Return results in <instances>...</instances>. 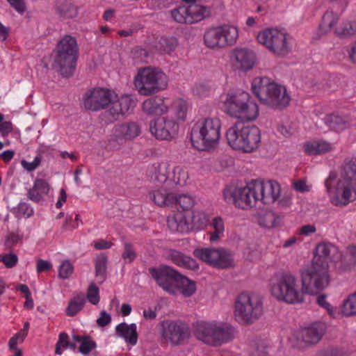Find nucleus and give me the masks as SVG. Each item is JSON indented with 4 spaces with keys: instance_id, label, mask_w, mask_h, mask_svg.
Listing matches in <instances>:
<instances>
[{
    "instance_id": "5fc2aeb1",
    "label": "nucleus",
    "mask_w": 356,
    "mask_h": 356,
    "mask_svg": "<svg viewBox=\"0 0 356 356\" xmlns=\"http://www.w3.org/2000/svg\"><path fill=\"white\" fill-rule=\"evenodd\" d=\"M192 91L194 95L203 97L210 95L212 88L208 83L198 82L193 86Z\"/></svg>"
},
{
    "instance_id": "79ce46f5",
    "label": "nucleus",
    "mask_w": 356,
    "mask_h": 356,
    "mask_svg": "<svg viewBox=\"0 0 356 356\" xmlns=\"http://www.w3.org/2000/svg\"><path fill=\"white\" fill-rule=\"evenodd\" d=\"M250 348L254 352L255 356H265L267 354L268 342L261 337H252L249 341Z\"/></svg>"
},
{
    "instance_id": "13d9d810",
    "label": "nucleus",
    "mask_w": 356,
    "mask_h": 356,
    "mask_svg": "<svg viewBox=\"0 0 356 356\" xmlns=\"http://www.w3.org/2000/svg\"><path fill=\"white\" fill-rule=\"evenodd\" d=\"M58 10L60 15L65 18H74L78 14L77 7L70 3L61 5Z\"/></svg>"
},
{
    "instance_id": "603ef678",
    "label": "nucleus",
    "mask_w": 356,
    "mask_h": 356,
    "mask_svg": "<svg viewBox=\"0 0 356 356\" xmlns=\"http://www.w3.org/2000/svg\"><path fill=\"white\" fill-rule=\"evenodd\" d=\"M175 204H177L183 210H189L193 207L195 200L193 197L187 194L175 195Z\"/></svg>"
},
{
    "instance_id": "f704fd0d",
    "label": "nucleus",
    "mask_w": 356,
    "mask_h": 356,
    "mask_svg": "<svg viewBox=\"0 0 356 356\" xmlns=\"http://www.w3.org/2000/svg\"><path fill=\"white\" fill-rule=\"evenodd\" d=\"M150 199L157 205L171 206L175 204V195L164 188L153 191L149 193Z\"/></svg>"
},
{
    "instance_id": "c85d7f7f",
    "label": "nucleus",
    "mask_w": 356,
    "mask_h": 356,
    "mask_svg": "<svg viewBox=\"0 0 356 356\" xmlns=\"http://www.w3.org/2000/svg\"><path fill=\"white\" fill-rule=\"evenodd\" d=\"M167 258L180 267L193 270L198 267L191 257L175 250H170L167 254Z\"/></svg>"
},
{
    "instance_id": "6ab92c4d",
    "label": "nucleus",
    "mask_w": 356,
    "mask_h": 356,
    "mask_svg": "<svg viewBox=\"0 0 356 356\" xmlns=\"http://www.w3.org/2000/svg\"><path fill=\"white\" fill-rule=\"evenodd\" d=\"M242 140L238 141L243 147V152L245 153H250L256 149L259 146L261 143V131L256 126H244L242 125Z\"/></svg>"
},
{
    "instance_id": "774afa93",
    "label": "nucleus",
    "mask_w": 356,
    "mask_h": 356,
    "mask_svg": "<svg viewBox=\"0 0 356 356\" xmlns=\"http://www.w3.org/2000/svg\"><path fill=\"white\" fill-rule=\"evenodd\" d=\"M23 238V234L19 230L9 233L6 238V244L9 246L15 245Z\"/></svg>"
},
{
    "instance_id": "72a5a7b5",
    "label": "nucleus",
    "mask_w": 356,
    "mask_h": 356,
    "mask_svg": "<svg viewBox=\"0 0 356 356\" xmlns=\"http://www.w3.org/2000/svg\"><path fill=\"white\" fill-rule=\"evenodd\" d=\"M326 123L330 128L337 132L343 131L350 127V120L348 116L330 115L326 118Z\"/></svg>"
},
{
    "instance_id": "cd10ccee",
    "label": "nucleus",
    "mask_w": 356,
    "mask_h": 356,
    "mask_svg": "<svg viewBox=\"0 0 356 356\" xmlns=\"http://www.w3.org/2000/svg\"><path fill=\"white\" fill-rule=\"evenodd\" d=\"M151 179L153 181L163 184L169 180L170 163L168 161L156 163L152 165Z\"/></svg>"
},
{
    "instance_id": "f3484780",
    "label": "nucleus",
    "mask_w": 356,
    "mask_h": 356,
    "mask_svg": "<svg viewBox=\"0 0 356 356\" xmlns=\"http://www.w3.org/2000/svg\"><path fill=\"white\" fill-rule=\"evenodd\" d=\"M254 181L259 202L264 204L276 202L281 193V186L277 181L275 180L264 181L259 179H254Z\"/></svg>"
},
{
    "instance_id": "f03ea898",
    "label": "nucleus",
    "mask_w": 356,
    "mask_h": 356,
    "mask_svg": "<svg viewBox=\"0 0 356 356\" xmlns=\"http://www.w3.org/2000/svg\"><path fill=\"white\" fill-rule=\"evenodd\" d=\"M251 89L261 103L275 109H283L289 106L291 97L286 88L269 78L259 76L251 83Z\"/></svg>"
},
{
    "instance_id": "4be33fe9",
    "label": "nucleus",
    "mask_w": 356,
    "mask_h": 356,
    "mask_svg": "<svg viewBox=\"0 0 356 356\" xmlns=\"http://www.w3.org/2000/svg\"><path fill=\"white\" fill-rule=\"evenodd\" d=\"M143 111L148 115H161L167 113L170 107L165 102V98L155 96L145 99L142 104Z\"/></svg>"
},
{
    "instance_id": "bf43d9fd",
    "label": "nucleus",
    "mask_w": 356,
    "mask_h": 356,
    "mask_svg": "<svg viewBox=\"0 0 356 356\" xmlns=\"http://www.w3.org/2000/svg\"><path fill=\"white\" fill-rule=\"evenodd\" d=\"M74 267L70 260H64L58 268V275L60 278L67 279L73 273Z\"/></svg>"
},
{
    "instance_id": "de8ad7c7",
    "label": "nucleus",
    "mask_w": 356,
    "mask_h": 356,
    "mask_svg": "<svg viewBox=\"0 0 356 356\" xmlns=\"http://www.w3.org/2000/svg\"><path fill=\"white\" fill-rule=\"evenodd\" d=\"M209 216L203 211L195 210L193 212L191 224L198 229H204L209 223Z\"/></svg>"
},
{
    "instance_id": "c9c22d12",
    "label": "nucleus",
    "mask_w": 356,
    "mask_h": 356,
    "mask_svg": "<svg viewBox=\"0 0 356 356\" xmlns=\"http://www.w3.org/2000/svg\"><path fill=\"white\" fill-rule=\"evenodd\" d=\"M167 223L172 232H184L188 229L189 222L182 213H177L169 216Z\"/></svg>"
},
{
    "instance_id": "f257e3e1",
    "label": "nucleus",
    "mask_w": 356,
    "mask_h": 356,
    "mask_svg": "<svg viewBox=\"0 0 356 356\" xmlns=\"http://www.w3.org/2000/svg\"><path fill=\"white\" fill-rule=\"evenodd\" d=\"M325 186L331 203L346 206L356 200V159L346 161L341 177L337 179V173L330 172L325 180Z\"/></svg>"
},
{
    "instance_id": "2f4dec72",
    "label": "nucleus",
    "mask_w": 356,
    "mask_h": 356,
    "mask_svg": "<svg viewBox=\"0 0 356 356\" xmlns=\"http://www.w3.org/2000/svg\"><path fill=\"white\" fill-rule=\"evenodd\" d=\"M236 118L243 122L254 121L259 116V106L254 101L248 98Z\"/></svg>"
},
{
    "instance_id": "09e8293b",
    "label": "nucleus",
    "mask_w": 356,
    "mask_h": 356,
    "mask_svg": "<svg viewBox=\"0 0 356 356\" xmlns=\"http://www.w3.org/2000/svg\"><path fill=\"white\" fill-rule=\"evenodd\" d=\"M11 212L17 218H30L33 215V209L27 203L20 202L18 205L11 209Z\"/></svg>"
},
{
    "instance_id": "423d86ee",
    "label": "nucleus",
    "mask_w": 356,
    "mask_h": 356,
    "mask_svg": "<svg viewBox=\"0 0 356 356\" xmlns=\"http://www.w3.org/2000/svg\"><path fill=\"white\" fill-rule=\"evenodd\" d=\"M134 85L140 95L149 96L165 90L168 85V77L159 68L143 67L138 70Z\"/></svg>"
},
{
    "instance_id": "49530a36",
    "label": "nucleus",
    "mask_w": 356,
    "mask_h": 356,
    "mask_svg": "<svg viewBox=\"0 0 356 356\" xmlns=\"http://www.w3.org/2000/svg\"><path fill=\"white\" fill-rule=\"evenodd\" d=\"M341 311L346 316L356 315V291L343 301Z\"/></svg>"
},
{
    "instance_id": "8fccbe9b",
    "label": "nucleus",
    "mask_w": 356,
    "mask_h": 356,
    "mask_svg": "<svg viewBox=\"0 0 356 356\" xmlns=\"http://www.w3.org/2000/svg\"><path fill=\"white\" fill-rule=\"evenodd\" d=\"M107 257L100 255L96 261L95 273L96 277L99 283H103L106 275Z\"/></svg>"
},
{
    "instance_id": "4c0bfd02",
    "label": "nucleus",
    "mask_w": 356,
    "mask_h": 356,
    "mask_svg": "<svg viewBox=\"0 0 356 356\" xmlns=\"http://www.w3.org/2000/svg\"><path fill=\"white\" fill-rule=\"evenodd\" d=\"M242 125L235 124L230 127L226 133L227 140L229 145L234 149L240 150L243 152V147L238 144V142L242 140Z\"/></svg>"
},
{
    "instance_id": "58836bf2",
    "label": "nucleus",
    "mask_w": 356,
    "mask_h": 356,
    "mask_svg": "<svg viewBox=\"0 0 356 356\" xmlns=\"http://www.w3.org/2000/svg\"><path fill=\"white\" fill-rule=\"evenodd\" d=\"M222 37V27H216L209 29L204 34V42L208 47L216 48L220 47Z\"/></svg>"
},
{
    "instance_id": "69168bd1",
    "label": "nucleus",
    "mask_w": 356,
    "mask_h": 356,
    "mask_svg": "<svg viewBox=\"0 0 356 356\" xmlns=\"http://www.w3.org/2000/svg\"><path fill=\"white\" fill-rule=\"evenodd\" d=\"M237 328L229 324H224V343L229 342L236 338Z\"/></svg>"
},
{
    "instance_id": "1a4fd4ad",
    "label": "nucleus",
    "mask_w": 356,
    "mask_h": 356,
    "mask_svg": "<svg viewBox=\"0 0 356 356\" xmlns=\"http://www.w3.org/2000/svg\"><path fill=\"white\" fill-rule=\"evenodd\" d=\"M54 63L63 76L72 75L75 70L78 47L76 39L65 35L58 43Z\"/></svg>"
},
{
    "instance_id": "ea45409f",
    "label": "nucleus",
    "mask_w": 356,
    "mask_h": 356,
    "mask_svg": "<svg viewBox=\"0 0 356 356\" xmlns=\"http://www.w3.org/2000/svg\"><path fill=\"white\" fill-rule=\"evenodd\" d=\"M188 179L187 169L181 165H176L170 174L169 180L176 185L184 186Z\"/></svg>"
},
{
    "instance_id": "3c124183",
    "label": "nucleus",
    "mask_w": 356,
    "mask_h": 356,
    "mask_svg": "<svg viewBox=\"0 0 356 356\" xmlns=\"http://www.w3.org/2000/svg\"><path fill=\"white\" fill-rule=\"evenodd\" d=\"M172 19L180 24H188V7L187 6H179L170 11Z\"/></svg>"
},
{
    "instance_id": "680f3d73",
    "label": "nucleus",
    "mask_w": 356,
    "mask_h": 356,
    "mask_svg": "<svg viewBox=\"0 0 356 356\" xmlns=\"http://www.w3.org/2000/svg\"><path fill=\"white\" fill-rule=\"evenodd\" d=\"M0 262H2L8 268L15 267L18 262V257L13 252L0 254Z\"/></svg>"
},
{
    "instance_id": "bb28decb",
    "label": "nucleus",
    "mask_w": 356,
    "mask_h": 356,
    "mask_svg": "<svg viewBox=\"0 0 356 356\" xmlns=\"http://www.w3.org/2000/svg\"><path fill=\"white\" fill-rule=\"evenodd\" d=\"M175 287V291L173 295L181 293L185 297H191L196 291L195 282L183 276L180 273L176 280Z\"/></svg>"
},
{
    "instance_id": "5701e85b",
    "label": "nucleus",
    "mask_w": 356,
    "mask_h": 356,
    "mask_svg": "<svg viewBox=\"0 0 356 356\" xmlns=\"http://www.w3.org/2000/svg\"><path fill=\"white\" fill-rule=\"evenodd\" d=\"M324 332L323 325L320 323H314L308 327L299 330L296 333L298 340L305 343H316L320 341Z\"/></svg>"
},
{
    "instance_id": "c03bdc74",
    "label": "nucleus",
    "mask_w": 356,
    "mask_h": 356,
    "mask_svg": "<svg viewBox=\"0 0 356 356\" xmlns=\"http://www.w3.org/2000/svg\"><path fill=\"white\" fill-rule=\"evenodd\" d=\"M172 115L176 118L175 120H185L188 105L186 101L181 99H176L173 102L171 106Z\"/></svg>"
},
{
    "instance_id": "ddd939ff",
    "label": "nucleus",
    "mask_w": 356,
    "mask_h": 356,
    "mask_svg": "<svg viewBox=\"0 0 356 356\" xmlns=\"http://www.w3.org/2000/svg\"><path fill=\"white\" fill-rule=\"evenodd\" d=\"M160 335L164 341L177 345L188 337V328L180 321H164L160 324Z\"/></svg>"
},
{
    "instance_id": "a878e982",
    "label": "nucleus",
    "mask_w": 356,
    "mask_h": 356,
    "mask_svg": "<svg viewBox=\"0 0 356 356\" xmlns=\"http://www.w3.org/2000/svg\"><path fill=\"white\" fill-rule=\"evenodd\" d=\"M115 333L122 338L126 343L135 346L138 341L137 326L136 323H121L115 327Z\"/></svg>"
},
{
    "instance_id": "9d476101",
    "label": "nucleus",
    "mask_w": 356,
    "mask_h": 356,
    "mask_svg": "<svg viewBox=\"0 0 356 356\" xmlns=\"http://www.w3.org/2000/svg\"><path fill=\"white\" fill-rule=\"evenodd\" d=\"M117 97L113 90L104 88H95L88 90L83 96V104L86 110L99 111L109 107Z\"/></svg>"
},
{
    "instance_id": "a18cd8bd",
    "label": "nucleus",
    "mask_w": 356,
    "mask_h": 356,
    "mask_svg": "<svg viewBox=\"0 0 356 356\" xmlns=\"http://www.w3.org/2000/svg\"><path fill=\"white\" fill-rule=\"evenodd\" d=\"M334 33L339 37L348 38L356 35L355 22H343L334 30Z\"/></svg>"
},
{
    "instance_id": "7c9ffc66",
    "label": "nucleus",
    "mask_w": 356,
    "mask_h": 356,
    "mask_svg": "<svg viewBox=\"0 0 356 356\" xmlns=\"http://www.w3.org/2000/svg\"><path fill=\"white\" fill-rule=\"evenodd\" d=\"M188 7V24L199 22L211 15L209 8L198 4H191Z\"/></svg>"
},
{
    "instance_id": "4d7b16f0",
    "label": "nucleus",
    "mask_w": 356,
    "mask_h": 356,
    "mask_svg": "<svg viewBox=\"0 0 356 356\" xmlns=\"http://www.w3.org/2000/svg\"><path fill=\"white\" fill-rule=\"evenodd\" d=\"M82 223L79 214L75 213L74 219H73L72 215H67L62 228L65 231L74 229L78 228Z\"/></svg>"
},
{
    "instance_id": "6e6d98bb",
    "label": "nucleus",
    "mask_w": 356,
    "mask_h": 356,
    "mask_svg": "<svg viewBox=\"0 0 356 356\" xmlns=\"http://www.w3.org/2000/svg\"><path fill=\"white\" fill-rule=\"evenodd\" d=\"M74 339L81 343L79 351L83 355L88 354L92 350L96 348V343L90 340L88 337L81 339L80 337L76 336Z\"/></svg>"
},
{
    "instance_id": "c756f323",
    "label": "nucleus",
    "mask_w": 356,
    "mask_h": 356,
    "mask_svg": "<svg viewBox=\"0 0 356 356\" xmlns=\"http://www.w3.org/2000/svg\"><path fill=\"white\" fill-rule=\"evenodd\" d=\"M49 191V186L47 181L38 179L35 181L33 186L29 190L28 197L35 202H39Z\"/></svg>"
},
{
    "instance_id": "0eeeda50",
    "label": "nucleus",
    "mask_w": 356,
    "mask_h": 356,
    "mask_svg": "<svg viewBox=\"0 0 356 356\" xmlns=\"http://www.w3.org/2000/svg\"><path fill=\"white\" fill-rule=\"evenodd\" d=\"M330 282L327 262L312 261L310 267L301 272V284L305 294L316 295L327 288Z\"/></svg>"
},
{
    "instance_id": "412c9836",
    "label": "nucleus",
    "mask_w": 356,
    "mask_h": 356,
    "mask_svg": "<svg viewBox=\"0 0 356 356\" xmlns=\"http://www.w3.org/2000/svg\"><path fill=\"white\" fill-rule=\"evenodd\" d=\"M136 101L130 95H123L113 99L110 104L108 112L113 118L129 113L136 106Z\"/></svg>"
},
{
    "instance_id": "e2e57ef3",
    "label": "nucleus",
    "mask_w": 356,
    "mask_h": 356,
    "mask_svg": "<svg viewBox=\"0 0 356 356\" xmlns=\"http://www.w3.org/2000/svg\"><path fill=\"white\" fill-rule=\"evenodd\" d=\"M137 254L131 243L126 242L124 245V251L122 254V258L125 263H131L136 258Z\"/></svg>"
},
{
    "instance_id": "37998d69",
    "label": "nucleus",
    "mask_w": 356,
    "mask_h": 356,
    "mask_svg": "<svg viewBox=\"0 0 356 356\" xmlns=\"http://www.w3.org/2000/svg\"><path fill=\"white\" fill-rule=\"evenodd\" d=\"M339 20V16L332 11L326 12L323 17L322 22L319 26V31L325 34L332 30Z\"/></svg>"
},
{
    "instance_id": "b1692460",
    "label": "nucleus",
    "mask_w": 356,
    "mask_h": 356,
    "mask_svg": "<svg viewBox=\"0 0 356 356\" xmlns=\"http://www.w3.org/2000/svg\"><path fill=\"white\" fill-rule=\"evenodd\" d=\"M193 254L195 257L209 265L221 267L222 251L220 248H197Z\"/></svg>"
},
{
    "instance_id": "338daca9",
    "label": "nucleus",
    "mask_w": 356,
    "mask_h": 356,
    "mask_svg": "<svg viewBox=\"0 0 356 356\" xmlns=\"http://www.w3.org/2000/svg\"><path fill=\"white\" fill-rule=\"evenodd\" d=\"M162 48L165 52H171L172 51L177 45V39L174 37H171L169 38H164L161 40V43Z\"/></svg>"
},
{
    "instance_id": "aec40b11",
    "label": "nucleus",
    "mask_w": 356,
    "mask_h": 356,
    "mask_svg": "<svg viewBox=\"0 0 356 356\" xmlns=\"http://www.w3.org/2000/svg\"><path fill=\"white\" fill-rule=\"evenodd\" d=\"M342 255L338 248L331 243L323 241L317 244L312 261L327 262L341 260Z\"/></svg>"
},
{
    "instance_id": "e433bc0d",
    "label": "nucleus",
    "mask_w": 356,
    "mask_h": 356,
    "mask_svg": "<svg viewBox=\"0 0 356 356\" xmlns=\"http://www.w3.org/2000/svg\"><path fill=\"white\" fill-rule=\"evenodd\" d=\"M86 297L83 293L74 294L70 300L68 306L65 309V314L68 316H74L80 312L86 303Z\"/></svg>"
},
{
    "instance_id": "39448f33",
    "label": "nucleus",
    "mask_w": 356,
    "mask_h": 356,
    "mask_svg": "<svg viewBox=\"0 0 356 356\" xmlns=\"http://www.w3.org/2000/svg\"><path fill=\"white\" fill-rule=\"evenodd\" d=\"M272 296L278 301L288 304L303 302L305 295L302 285L300 286L298 279L291 273L275 275L270 282Z\"/></svg>"
},
{
    "instance_id": "7ed1b4c3",
    "label": "nucleus",
    "mask_w": 356,
    "mask_h": 356,
    "mask_svg": "<svg viewBox=\"0 0 356 356\" xmlns=\"http://www.w3.org/2000/svg\"><path fill=\"white\" fill-rule=\"evenodd\" d=\"M220 131L219 119L207 118L197 121L191 131L193 147L199 151H214L219 145Z\"/></svg>"
},
{
    "instance_id": "0e129e2a",
    "label": "nucleus",
    "mask_w": 356,
    "mask_h": 356,
    "mask_svg": "<svg viewBox=\"0 0 356 356\" xmlns=\"http://www.w3.org/2000/svg\"><path fill=\"white\" fill-rule=\"evenodd\" d=\"M86 297L91 304L96 305L99 303L100 300L99 289L95 284L91 283L90 284L87 291Z\"/></svg>"
},
{
    "instance_id": "6e6552de",
    "label": "nucleus",
    "mask_w": 356,
    "mask_h": 356,
    "mask_svg": "<svg viewBox=\"0 0 356 356\" xmlns=\"http://www.w3.org/2000/svg\"><path fill=\"white\" fill-rule=\"evenodd\" d=\"M257 39L276 56H286L292 49V38L284 29H265L258 33Z\"/></svg>"
},
{
    "instance_id": "473e14b6",
    "label": "nucleus",
    "mask_w": 356,
    "mask_h": 356,
    "mask_svg": "<svg viewBox=\"0 0 356 356\" xmlns=\"http://www.w3.org/2000/svg\"><path fill=\"white\" fill-rule=\"evenodd\" d=\"M333 145L325 140L307 142L304 145V150L309 155L320 154L330 152Z\"/></svg>"
},
{
    "instance_id": "dca6fc26",
    "label": "nucleus",
    "mask_w": 356,
    "mask_h": 356,
    "mask_svg": "<svg viewBox=\"0 0 356 356\" xmlns=\"http://www.w3.org/2000/svg\"><path fill=\"white\" fill-rule=\"evenodd\" d=\"M229 58L232 67L234 70L244 72L251 70L257 60L254 52L245 47L234 49Z\"/></svg>"
},
{
    "instance_id": "2eb2a0df",
    "label": "nucleus",
    "mask_w": 356,
    "mask_h": 356,
    "mask_svg": "<svg viewBox=\"0 0 356 356\" xmlns=\"http://www.w3.org/2000/svg\"><path fill=\"white\" fill-rule=\"evenodd\" d=\"M179 129V125L173 118L159 117L149 123V131L159 140H171Z\"/></svg>"
},
{
    "instance_id": "052dcab7",
    "label": "nucleus",
    "mask_w": 356,
    "mask_h": 356,
    "mask_svg": "<svg viewBox=\"0 0 356 356\" xmlns=\"http://www.w3.org/2000/svg\"><path fill=\"white\" fill-rule=\"evenodd\" d=\"M212 227L214 232H211L210 241L216 242L218 241L222 233V220L220 217L215 218L212 222Z\"/></svg>"
},
{
    "instance_id": "4468645a",
    "label": "nucleus",
    "mask_w": 356,
    "mask_h": 356,
    "mask_svg": "<svg viewBox=\"0 0 356 356\" xmlns=\"http://www.w3.org/2000/svg\"><path fill=\"white\" fill-rule=\"evenodd\" d=\"M149 272L156 284L163 291L169 294L175 293V284L179 274L177 270L170 266H163L151 268L149 269Z\"/></svg>"
},
{
    "instance_id": "f8f14e48",
    "label": "nucleus",
    "mask_w": 356,
    "mask_h": 356,
    "mask_svg": "<svg viewBox=\"0 0 356 356\" xmlns=\"http://www.w3.org/2000/svg\"><path fill=\"white\" fill-rule=\"evenodd\" d=\"M194 334L198 340L204 343L218 346L222 342V326L216 321L197 322Z\"/></svg>"
},
{
    "instance_id": "393cba45",
    "label": "nucleus",
    "mask_w": 356,
    "mask_h": 356,
    "mask_svg": "<svg viewBox=\"0 0 356 356\" xmlns=\"http://www.w3.org/2000/svg\"><path fill=\"white\" fill-rule=\"evenodd\" d=\"M247 98L248 94L245 92L227 95L226 101L224 102V109L229 115L237 118Z\"/></svg>"
},
{
    "instance_id": "a211bd4d",
    "label": "nucleus",
    "mask_w": 356,
    "mask_h": 356,
    "mask_svg": "<svg viewBox=\"0 0 356 356\" xmlns=\"http://www.w3.org/2000/svg\"><path fill=\"white\" fill-rule=\"evenodd\" d=\"M140 133V127L136 122L118 124L113 131V136L109 140V145L113 149H117L118 146L114 144L115 141H116L118 145H121L123 143L124 140L134 138L138 136Z\"/></svg>"
},
{
    "instance_id": "9b49d317",
    "label": "nucleus",
    "mask_w": 356,
    "mask_h": 356,
    "mask_svg": "<svg viewBox=\"0 0 356 356\" xmlns=\"http://www.w3.org/2000/svg\"><path fill=\"white\" fill-rule=\"evenodd\" d=\"M228 195L234 205L242 209H251L259 202L254 179L248 181L244 186L236 187L227 193L224 191V197L227 198Z\"/></svg>"
},
{
    "instance_id": "a19ab883",
    "label": "nucleus",
    "mask_w": 356,
    "mask_h": 356,
    "mask_svg": "<svg viewBox=\"0 0 356 356\" xmlns=\"http://www.w3.org/2000/svg\"><path fill=\"white\" fill-rule=\"evenodd\" d=\"M282 218L278 214L268 211L259 218V223L261 226L272 229L282 225Z\"/></svg>"
},
{
    "instance_id": "864d4df0",
    "label": "nucleus",
    "mask_w": 356,
    "mask_h": 356,
    "mask_svg": "<svg viewBox=\"0 0 356 356\" xmlns=\"http://www.w3.org/2000/svg\"><path fill=\"white\" fill-rule=\"evenodd\" d=\"M238 38V29L232 25H224V40L229 45L236 43Z\"/></svg>"
},
{
    "instance_id": "20e7f679",
    "label": "nucleus",
    "mask_w": 356,
    "mask_h": 356,
    "mask_svg": "<svg viewBox=\"0 0 356 356\" xmlns=\"http://www.w3.org/2000/svg\"><path fill=\"white\" fill-rule=\"evenodd\" d=\"M234 316L242 325H250L258 321L264 315L262 298L251 291H243L236 298Z\"/></svg>"
}]
</instances>
